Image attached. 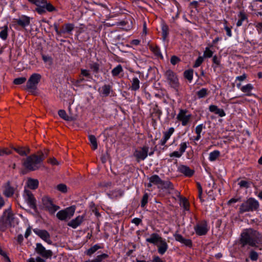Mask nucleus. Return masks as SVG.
Segmentation results:
<instances>
[{
    "label": "nucleus",
    "mask_w": 262,
    "mask_h": 262,
    "mask_svg": "<svg viewBox=\"0 0 262 262\" xmlns=\"http://www.w3.org/2000/svg\"><path fill=\"white\" fill-rule=\"evenodd\" d=\"M101 248V247L99 245H98V244H96L93 247L88 249L85 252V254L87 255L91 256L92 254L95 253L98 249Z\"/></svg>",
    "instance_id": "31"
},
{
    "label": "nucleus",
    "mask_w": 262,
    "mask_h": 262,
    "mask_svg": "<svg viewBox=\"0 0 262 262\" xmlns=\"http://www.w3.org/2000/svg\"><path fill=\"white\" fill-rule=\"evenodd\" d=\"M208 94V90L206 88H202L197 92V95L199 98L205 97Z\"/></svg>",
    "instance_id": "40"
},
{
    "label": "nucleus",
    "mask_w": 262,
    "mask_h": 262,
    "mask_svg": "<svg viewBox=\"0 0 262 262\" xmlns=\"http://www.w3.org/2000/svg\"><path fill=\"white\" fill-rule=\"evenodd\" d=\"M164 76L170 86L178 90L180 83L177 74L172 70H168L165 72Z\"/></svg>",
    "instance_id": "5"
},
{
    "label": "nucleus",
    "mask_w": 262,
    "mask_h": 262,
    "mask_svg": "<svg viewBox=\"0 0 262 262\" xmlns=\"http://www.w3.org/2000/svg\"><path fill=\"white\" fill-rule=\"evenodd\" d=\"M11 152L7 148H1L0 147V156H3L5 155H10Z\"/></svg>",
    "instance_id": "55"
},
{
    "label": "nucleus",
    "mask_w": 262,
    "mask_h": 262,
    "mask_svg": "<svg viewBox=\"0 0 262 262\" xmlns=\"http://www.w3.org/2000/svg\"><path fill=\"white\" fill-rule=\"evenodd\" d=\"M36 251L45 258H49L52 256V252L50 250H46L41 244H36Z\"/></svg>",
    "instance_id": "12"
},
{
    "label": "nucleus",
    "mask_w": 262,
    "mask_h": 262,
    "mask_svg": "<svg viewBox=\"0 0 262 262\" xmlns=\"http://www.w3.org/2000/svg\"><path fill=\"white\" fill-rule=\"evenodd\" d=\"M183 154H181L179 151H174L169 154V156L170 157H176V158H180Z\"/></svg>",
    "instance_id": "58"
},
{
    "label": "nucleus",
    "mask_w": 262,
    "mask_h": 262,
    "mask_svg": "<svg viewBox=\"0 0 262 262\" xmlns=\"http://www.w3.org/2000/svg\"><path fill=\"white\" fill-rule=\"evenodd\" d=\"M256 237L255 239L254 247H256L260 250L262 249V233L257 231Z\"/></svg>",
    "instance_id": "26"
},
{
    "label": "nucleus",
    "mask_w": 262,
    "mask_h": 262,
    "mask_svg": "<svg viewBox=\"0 0 262 262\" xmlns=\"http://www.w3.org/2000/svg\"><path fill=\"white\" fill-rule=\"evenodd\" d=\"M122 71L123 69L122 66L119 64L112 70V74L113 76H117Z\"/></svg>",
    "instance_id": "37"
},
{
    "label": "nucleus",
    "mask_w": 262,
    "mask_h": 262,
    "mask_svg": "<svg viewBox=\"0 0 262 262\" xmlns=\"http://www.w3.org/2000/svg\"><path fill=\"white\" fill-rule=\"evenodd\" d=\"M57 189L62 193H66L67 191V187L65 184H60L56 186Z\"/></svg>",
    "instance_id": "44"
},
{
    "label": "nucleus",
    "mask_w": 262,
    "mask_h": 262,
    "mask_svg": "<svg viewBox=\"0 0 262 262\" xmlns=\"http://www.w3.org/2000/svg\"><path fill=\"white\" fill-rule=\"evenodd\" d=\"M162 239V238L157 233H152L146 239V241L156 245Z\"/></svg>",
    "instance_id": "20"
},
{
    "label": "nucleus",
    "mask_w": 262,
    "mask_h": 262,
    "mask_svg": "<svg viewBox=\"0 0 262 262\" xmlns=\"http://www.w3.org/2000/svg\"><path fill=\"white\" fill-rule=\"evenodd\" d=\"M162 35L164 39L166 37L168 34V27L166 25H163L162 27Z\"/></svg>",
    "instance_id": "54"
},
{
    "label": "nucleus",
    "mask_w": 262,
    "mask_h": 262,
    "mask_svg": "<svg viewBox=\"0 0 262 262\" xmlns=\"http://www.w3.org/2000/svg\"><path fill=\"white\" fill-rule=\"evenodd\" d=\"M180 59L176 56H172L170 59V62L172 64L175 65L180 61Z\"/></svg>",
    "instance_id": "59"
},
{
    "label": "nucleus",
    "mask_w": 262,
    "mask_h": 262,
    "mask_svg": "<svg viewBox=\"0 0 262 262\" xmlns=\"http://www.w3.org/2000/svg\"><path fill=\"white\" fill-rule=\"evenodd\" d=\"M41 76L39 74L34 73L32 74L29 78L27 81L26 87L27 89L30 90H35L36 88V85L38 83Z\"/></svg>",
    "instance_id": "8"
},
{
    "label": "nucleus",
    "mask_w": 262,
    "mask_h": 262,
    "mask_svg": "<svg viewBox=\"0 0 262 262\" xmlns=\"http://www.w3.org/2000/svg\"><path fill=\"white\" fill-rule=\"evenodd\" d=\"M34 4L37 8L46 6L47 11L51 12L56 11V9L50 3L48 2L47 0H36Z\"/></svg>",
    "instance_id": "11"
},
{
    "label": "nucleus",
    "mask_w": 262,
    "mask_h": 262,
    "mask_svg": "<svg viewBox=\"0 0 262 262\" xmlns=\"http://www.w3.org/2000/svg\"><path fill=\"white\" fill-rule=\"evenodd\" d=\"M162 180L157 175H154L149 178V183L148 186H151L152 184L157 185L158 188H160Z\"/></svg>",
    "instance_id": "24"
},
{
    "label": "nucleus",
    "mask_w": 262,
    "mask_h": 262,
    "mask_svg": "<svg viewBox=\"0 0 262 262\" xmlns=\"http://www.w3.org/2000/svg\"><path fill=\"white\" fill-rule=\"evenodd\" d=\"M191 114L186 109H180L177 115V120L180 122L182 126H186L190 121Z\"/></svg>",
    "instance_id": "6"
},
{
    "label": "nucleus",
    "mask_w": 262,
    "mask_h": 262,
    "mask_svg": "<svg viewBox=\"0 0 262 262\" xmlns=\"http://www.w3.org/2000/svg\"><path fill=\"white\" fill-rule=\"evenodd\" d=\"M13 149L21 156H26L30 152V149L28 147L17 146Z\"/></svg>",
    "instance_id": "22"
},
{
    "label": "nucleus",
    "mask_w": 262,
    "mask_h": 262,
    "mask_svg": "<svg viewBox=\"0 0 262 262\" xmlns=\"http://www.w3.org/2000/svg\"><path fill=\"white\" fill-rule=\"evenodd\" d=\"M58 115L63 119L67 121H71L72 120V118L71 117H69L67 115V113L63 110H60L58 111Z\"/></svg>",
    "instance_id": "35"
},
{
    "label": "nucleus",
    "mask_w": 262,
    "mask_h": 262,
    "mask_svg": "<svg viewBox=\"0 0 262 262\" xmlns=\"http://www.w3.org/2000/svg\"><path fill=\"white\" fill-rule=\"evenodd\" d=\"M187 147V144L186 142H182L180 144V149L179 151L181 152L182 154L185 151Z\"/></svg>",
    "instance_id": "52"
},
{
    "label": "nucleus",
    "mask_w": 262,
    "mask_h": 262,
    "mask_svg": "<svg viewBox=\"0 0 262 262\" xmlns=\"http://www.w3.org/2000/svg\"><path fill=\"white\" fill-rule=\"evenodd\" d=\"M43 159V156L42 155L39 156L33 155L27 158L24 163V165L28 170H35L39 168Z\"/></svg>",
    "instance_id": "2"
},
{
    "label": "nucleus",
    "mask_w": 262,
    "mask_h": 262,
    "mask_svg": "<svg viewBox=\"0 0 262 262\" xmlns=\"http://www.w3.org/2000/svg\"><path fill=\"white\" fill-rule=\"evenodd\" d=\"M194 230L198 235L202 236L206 234L209 228L207 222L203 221L196 224L194 227Z\"/></svg>",
    "instance_id": "9"
},
{
    "label": "nucleus",
    "mask_w": 262,
    "mask_h": 262,
    "mask_svg": "<svg viewBox=\"0 0 262 262\" xmlns=\"http://www.w3.org/2000/svg\"><path fill=\"white\" fill-rule=\"evenodd\" d=\"M220 156V152L219 150H214L211 152L209 155V160L211 162L215 161Z\"/></svg>",
    "instance_id": "30"
},
{
    "label": "nucleus",
    "mask_w": 262,
    "mask_h": 262,
    "mask_svg": "<svg viewBox=\"0 0 262 262\" xmlns=\"http://www.w3.org/2000/svg\"><path fill=\"white\" fill-rule=\"evenodd\" d=\"M141 221L142 220L139 218H134L132 220V223L137 226L139 225Z\"/></svg>",
    "instance_id": "64"
},
{
    "label": "nucleus",
    "mask_w": 262,
    "mask_h": 262,
    "mask_svg": "<svg viewBox=\"0 0 262 262\" xmlns=\"http://www.w3.org/2000/svg\"><path fill=\"white\" fill-rule=\"evenodd\" d=\"M205 128V126L203 124H199L196 126L195 132L196 134L201 135L203 129Z\"/></svg>",
    "instance_id": "50"
},
{
    "label": "nucleus",
    "mask_w": 262,
    "mask_h": 262,
    "mask_svg": "<svg viewBox=\"0 0 262 262\" xmlns=\"http://www.w3.org/2000/svg\"><path fill=\"white\" fill-rule=\"evenodd\" d=\"M24 198L30 208L35 209L36 208V200L32 193L25 188L24 192Z\"/></svg>",
    "instance_id": "10"
},
{
    "label": "nucleus",
    "mask_w": 262,
    "mask_h": 262,
    "mask_svg": "<svg viewBox=\"0 0 262 262\" xmlns=\"http://www.w3.org/2000/svg\"><path fill=\"white\" fill-rule=\"evenodd\" d=\"M26 81V78L25 77H21L15 78L13 81V83L15 84L19 85L24 83Z\"/></svg>",
    "instance_id": "45"
},
{
    "label": "nucleus",
    "mask_w": 262,
    "mask_h": 262,
    "mask_svg": "<svg viewBox=\"0 0 262 262\" xmlns=\"http://www.w3.org/2000/svg\"><path fill=\"white\" fill-rule=\"evenodd\" d=\"M18 25L23 27L29 25L30 23V17L26 16H23L18 19L16 21Z\"/></svg>",
    "instance_id": "25"
},
{
    "label": "nucleus",
    "mask_w": 262,
    "mask_h": 262,
    "mask_svg": "<svg viewBox=\"0 0 262 262\" xmlns=\"http://www.w3.org/2000/svg\"><path fill=\"white\" fill-rule=\"evenodd\" d=\"M203 58L201 56L199 57L198 58V59L196 60L193 67L194 68H197V67H199L201 65V64L203 62Z\"/></svg>",
    "instance_id": "56"
},
{
    "label": "nucleus",
    "mask_w": 262,
    "mask_h": 262,
    "mask_svg": "<svg viewBox=\"0 0 262 262\" xmlns=\"http://www.w3.org/2000/svg\"><path fill=\"white\" fill-rule=\"evenodd\" d=\"M174 131V129L173 127L169 128L167 131L163 133V137L168 140L170 138V136L172 135Z\"/></svg>",
    "instance_id": "41"
},
{
    "label": "nucleus",
    "mask_w": 262,
    "mask_h": 262,
    "mask_svg": "<svg viewBox=\"0 0 262 262\" xmlns=\"http://www.w3.org/2000/svg\"><path fill=\"white\" fill-rule=\"evenodd\" d=\"M39 184V182L37 179L28 178L26 182V186L31 189H36Z\"/></svg>",
    "instance_id": "21"
},
{
    "label": "nucleus",
    "mask_w": 262,
    "mask_h": 262,
    "mask_svg": "<svg viewBox=\"0 0 262 262\" xmlns=\"http://www.w3.org/2000/svg\"><path fill=\"white\" fill-rule=\"evenodd\" d=\"M14 188L11 187L9 182L7 183L4 186L3 190L4 194L7 198L11 196L14 193Z\"/></svg>",
    "instance_id": "23"
},
{
    "label": "nucleus",
    "mask_w": 262,
    "mask_h": 262,
    "mask_svg": "<svg viewBox=\"0 0 262 262\" xmlns=\"http://www.w3.org/2000/svg\"><path fill=\"white\" fill-rule=\"evenodd\" d=\"M256 234L257 231L251 228L244 229L241 233L240 238V244L242 247L246 245L254 247Z\"/></svg>",
    "instance_id": "1"
},
{
    "label": "nucleus",
    "mask_w": 262,
    "mask_h": 262,
    "mask_svg": "<svg viewBox=\"0 0 262 262\" xmlns=\"http://www.w3.org/2000/svg\"><path fill=\"white\" fill-rule=\"evenodd\" d=\"M111 91V86L108 85H104L101 89V93L103 96L108 95Z\"/></svg>",
    "instance_id": "38"
},
{
    "label": "nucleus",
    "mask_w": 262,
    "mask_h": 262,
    "mask_svg": "<svg viewBox=\"0 0 262 262\" xmlns=\"http://www.w3.org/2000/svg\"><path fill=\"white\" fill-rule=\"evenodd\" d=\"M33 231L36 234L38 235L42 240L47 243L51 244L52 243L50 239V234L46 230L35 229L33 230Z\"/></svg>",
    "instance_id": "14"
},
{
    "label": "nucleus",
    "mask_w": 262,
    "mask_h": 262,
    "mask_svg": "<svg viewBox=\"0 0 262 262\" xmlns=\"http://www.w3.org/2000/svg\"><path fill=\"white\" fill-rule=\"evenodd\" d=\"M253 89V86L250 83H248L241 88V90L243 93H245L247 96L251 95V91Z\"/></svg>",
    "instance_id": "27"
},
{
    "label": "nucleus",
    "mask_w": 262,
    "mask_h": 262,
    "mask_svg": "<svg viewBox=\"0 0 262 262\" xmlns=\"http://www.w3.org/2000/svg\"><path fill=\"white\" fill-rule=\"evenodd\" d=\"M150 49L156 56L162 57V55L158 47L151 46H150Z\"/></svg>",
    "instance_id": "39"
},
{
    "label": "nucleus",
    "mask_w": 262,
    "mask_h": 262,
    "mask_svg": "<svg viewBox=\"0 0 262 262\" xmlns=\"http://www.w3.org/2000/svg\"><path fill=\"white\" fill-rule=\"evenodd\" d=\"M158 247V253L163 255L168 249V245L165 239L163 238L156 245Z\"/></svg>",
    "instance_id": "15"
},
{
    "label": "nucleus",
    "mask_w": 262,
    "mask_h": 262,
    "mask_svg": "<svg viewBox=\"0 0 262 262\" xmlns=\"http://www.w3.org/2000/svg\"><path fill=\"white\" fill-rule=\"evenodd\" d=\"M249 257L251 260L256 261L258 258V254L256 252L252 250L250 252Z\"/></svg>",
    "instance_id": "42"
},
{
    "label": "nucleus",
    "mask_w": 262,
    "mask_h": 262,
    "mask_svg": "<svg viewBox=\"0 0 262 262\" xmlns=\"http://www.w3.org/2000/svg\"><path fill=\"white\" fill-rule=\"evenodd\" d=\"M36 12L39 14H43L47 11L46 6L40 7L36 8Z\"/></svg>",
    "instance_id": "53"
},
{
    "label": "nucleus",
    "mask_w": 262,
    "mask_h": 262,
    "mask_svg": "<svg viewBox=\"0 0 262 262\" xmlns=\"http://www.w3.org/2000/svg\"><path fill=\"white\" fill-rule=\"evenodd\" d=\"M130 89L132 91H137L140 88V81L137 77H134L132 80Z\"/></svg>",
    "instance_id": "28"
},
{
    "label": "nucleus",
    "mask_w": 262,
    "mask_h": 262,
    "mask_svg": "<svg viewBox=\"0 0 262 262\" xmlns=\"http://www.w3.org/2000/svg\"><path fill=\"white\" fill-rule=\"evenodd\" d=\"M213 55V52L210 50L209 48H206L204 53V56L205 57L210 58Z\"/></svg>",
    "instance_id": "51"
},
{
    "label": "nucleus",
    "mask_w": 262,
    "mask_h": 262,
    "mask_svg": "<svg viewBox=\"0 0 262 262\" xmlns=\"http://www.w3.org/2000/svg\"><path fill=\"white\" fill-rule=\"evenodd\" d=\"M152 261V262H166V261L164 259L160 257L158 255H154L153 256Z\"/></svg>",
    "instance_id": "57"
},
{
    "label": "nucleus",
    "mask_w": 262,
    "mask_h": 262,
    "mask_svg": "<svg viewBox=\"0 0 262 262\" xmlns=\"http://www.w3.org/2000/svg\"><path fill=\"white\" fill-rule=\"evenodd\" d=\"M89 139L91 145H92V148L94 150L96 149L97 148L98 145L96 137L93 135H90L89 136Z\"/></svg>",
    "instance_id": "36"
},
{
    "label": "nucleus",
    "mask_w": 262,
    "mask_h": 262,
    "mask_svg": "<svg viewBox=\"0 0 262 262\" xmlns=\"http://www.w3.org/2000/svg\"><path fill=\"white\" fill-rule=\"evenodd\" d=\"M160 188L170 190L173 189V186L170 181H164L162 180Z\"/></svg>",
    "instance_id": "29"
},
{
    "label": "nucleus",
    "mask_w": 262,
    "mask_h": 262,
    "mask_svg": "<svg viewBox=\"0 0 262 262\" xmlns=\"http://www.w3.org/2000/svg\"><path fill=\"white\" fill-rule=\"evenodd\" d=\"M258 202L255 199L250 198L244 202L240 206L239 211L241 213L256 210L259 207Z\"/></svg>",
    "instance_id": "3"
},
{
    "label": "nucleus",
    "mask_w": 262,
    "mask_h": 262,
    "mask_svg": "<svg viewBox=\"0 0 262 262\" xmlns=\"http://www.w3.org/2000/svg\"><path fill=\"white\" fill-rule=\"evenodd\" d=\"M213 62L217 66H220V58L218 57L217 56L215 55L213 57Z\"/></svg>",
    "instance_id": "62"
},
{
    "label": "nucleus",
    "mask_w": 262,
    "mask_h": 262,
    "mask_svg": "<svg viewBox=\"0 0 262 262\" xmlns=\"http://www.w3.org/2000/svg\"><path fill=\"white\" fill-rule=\"evenodd\" d=\"M8 28L7 26H5L2 28V30L0 32V37L3 40H6L8 37Z\"/></svg>",
    "instance_id": "34"
},
{
    "label": "nucleus",
    "mask_w": 262,
    "mask_h": 262,
    "mask_svg": "<svg viewBox=\"0 0 262 262\" xmlns=\"http://www.w3.org/2000/svg\"><path fill=\"white\" fill-rule=\"evenodd\" d=\"M75 211V207L71 206L58 212L56 216L60 220H65L73 216Z\"/></svg>",
    "instance_id": "7"
},
{
    "label": "nucleus",
    "mask_w": 262,
    "mask_h": 262,
    "mask_svg": "<svg viewBox=\"0 0 262 262\" xmlns=\"http://www.w3.org/2000/svg\"><path fill=\"white\" fill-rule=\"evenodd\" d=\"M83 221V216L82 215H79L75 219L71 220L68 224V225L73 228H76L79 226Z\"/></svg>",
    "instance_id": "18"
},
{
    "label": "nucleus",
    "mask_w": 262,
    "mask_h": 262,
    "mask_svg": "<svg viewBox=\"0 0 262 262\" xmlns=\"http://www.w3.org/2000/svg\"><path fill=\"white\" fill-rule=\"evenodd\" d=\"M178 171L186 177H191L194 173L193 170H191L189 167L184 165H181L178 167Z\"/></svg>",
    "instance_id": "16"
},
{
    "label": "nucleus",
    "mask_w": 262,
    "mask_h": 262,
    "mask_svg": "<svg viewBox=\"0 0 262 262\" xmlns=\"http://www.w3.org/2000/svg\"><path fill=\"white\" fill-rule=\"evenodd\" d=\"M49 162L52 165H58L59 163L54 158H51L49 160Z\"/></svg>",
    "instance_id": "63"
},
{
    "label": "nucleus",
    "mask_w": 262,
    "mask_h": 262,
    "mask_svg": "<svg viewBox=\"0 0 262 262\" xmlns=\"http://www.w3.org/2000/svg\"><path fill=\"white\" fill-rule=\"evenodd\" d=\"M4 216L6 217V223L10 225H14L15 223V218L10 210H7L4 212Z\"/></svg>",
    "instance_id": "17"
},
{
    "label": "nucleus",
    "mask_w": 262,
    "mask_h": 262,
    "mask_svg": "<svg viewBox=\"0 0 262 262\" xmlns=\"http://www.w3.org/2000/svg\"><path fill=\"white\" fill-rule=\"evenodd\" d=\"M250 183L246 180H241L238 183V185L241 187L248 188L250 187Z\"/></svg>",
    "instance_id": "49"
},
{
    "label": "nucleus",
    "mask_w": 262,
    "mask_h": 262,
    "mask_svg": "<svg viewBox=\"0 0 262 262\" xmlns=\"http://www.w3.org/2000/svg\"><path fill=\"white\" fill-rule=\"evenodd\" d=\"M184 77L189 81H191L193 78V72L191 70H187L184 72Z\"/></svg>",
    "instance_id": "43"
},
{
    "label": "nucleus",
    "mask_w": 262,
    "mask_h": 262,
    "mask_svg": "<svg viewBox=\"0 0 262 262\" xmlns=\"http://www.w3.org/2000/svg\"><path fill=\"white\" fill-rule=\"evenodd\" d=\"M240 19L237 21L236 23V26L237 27H239L242 25L243 22L244 20L246 19V16L245 14L243 13H240L239 14Z\"/></svg>",
    "instance_id": "46"
},
{
    "label": "nucleus",
    "mask_w": 262,
    "mask_h": 262,
    "mask_svg": "<svg viewBox=\"0 0 262 262\" xmlns=\"http://www.w3.org/2000/svg\"><path fill=\"white\" fill-rule=\"evenodd\" d=\"M209 110L210 112L214 113L220 117H224L226 115V113L223 109L219 108L215 105H210L209 107Z\"/></svg>",
    "instance_id": "19"
},
{
    "label": "nucleus",
    "mask_w": 262,
    "mask_h": 262,
    "mask_svg": "<svg viewBox=\"0 0 262 262\" xmlns=\"http://www.w3.org/2000/svg\"><path fill=\"white\" fill-rule=\"evenodd\" d=\"M42 59L45 63H47L49 66H51L52 64V59L50 56L43 55L42 56Z\"/></svg>",
    "instance_id": "47"
},
{
    "label": "nucleus",
    "mask_w": 262,
    "mask_h": 262,
    "mask_svg": "<svg viewBox=\"0 0 262 262\" xmlns=\"http://www.w3.org/2000/svg\"><path fill=\"white\" fill-rule=\"evenodd\" d=\"M74 29V25L72 24H67L62 26V34L70 33Z\"/></svg>",
    "instance_id": "33"
},
{
    "label": "nucleus",
    "mask_w": 262,
    "mask_h": 262,
    "mask_svg": "<svg viewBox=\"0 0 262 262\" xmlns=\"http://www.w3.org/2000/svg\"><path fill=\"white\" fill-rule=\"evenodd\" d=\"M41 207L50 214H54L59 209V206L55 205L48 196L45 195L41 199Z\"/></svg>",
    "instance_id": "4"
},
{
    "label": "nucleus",
    "mask_w": 262,
    "mask_h": 262,
    "mask_svg": "<svg viewBox=\"0 0 262 262\" xmlns=\"http://www.w3.org/2000/svg\"><path fill=\"white\" fill-rule=\"evenodd\" d=\"M148 195L147 193L144 194L143 198L141 200V206L142 207H144L148 202Z\"/></svg>",
    "instance_id": "48"
},
{
    "label": "nucleus",
    "mask_w": 262,
    "mask_h": 262,
    "mask_svg": "<svg viewBox=\"0 0 262 262\" xmlns=\"http://www.w3.org/2000/svg\"><path fill=\"white\" fill-rule=\"evenodd\" d=\"M91 69L95 72H97L99 69V66L97 63H93L91 65Z\"/></svg>",
    "instance_id": "61"
},
{
    "label": "nucleus",
    "mask_w": 262,
    "mask_h": 262,
    "mask_svg": "<svg viewBox=\"0 0 262 262\" xmlns=\"http://www.w3.org/2000/svg\"><path fill=\"white\" fill-rule=\"evenodd\" d=\"M28 262H46L44 259L40 257H36V259L33 258H30L28 260Z\"/></svg>",
    "instance_id": "60"
},
{
    "label": "nucleus",
    "mask_w": 262,
    "mask_h": 262,
    "mask_svg": "<svg viewBox=\"0 0 262 262\" xmlns=\"http://www.w3.org/2000/svg\"><path fill=\"white\" fill-rule=\"evenodd\" d=\"M148 147L144 146L140 149L136 150L134 153L135 157L139 160H144L147 156Z\"/></svg>",
    "instance_id": "13"
},
{
    "label": "nucleus",
    "mask_w": 262,
    "mask_h": 262,
    "mask_svg": "<svg viewBox=\"0 0 262 262\" xmlns=\"http://www.w3.org/2000/svg\"><path fill=\"white\" fill-rule=\"evenodd\" d=\"M108 255L107 254L103 253L100 255H97L94 259L90 260V262H103L102 260L108 257Z\"/></svg>",
    "instance_id": "32"
}]
</instances>
